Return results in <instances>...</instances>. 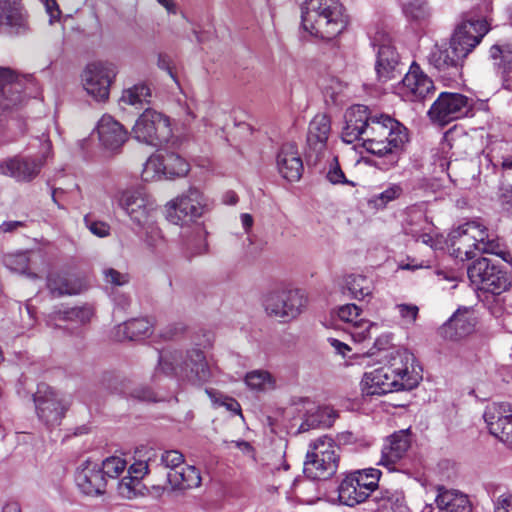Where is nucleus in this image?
<instances>
[{
  "label": "nucleus",
  "instance_id": "nucleus-52",
  "mask_svg": "<svg viewBox=\"0 0 512 512\" xmlns=\"http://www.w3.org/2000/svg\"><path fill=\"white\" fill-rule=\"evenodd\" d=\"M160 462L164 467L169 468V471H175L183 466L184 456L177 450H168L161 454Z\"/></svg>",
  "mask_w": 512,
  "mask_h": 512
},
{
  "label": "nucleus",
  "instance_id": "nucleus-14",
  "mask_svg": "<svg viewBox=\"0 0 512 512\" xmlns=\"http://www.w3.org/2000/svg\"><path fill=\"white\" fill-rule=\"evenodd\" d=\"M466 57L462 49L449 42V46L434 45L427 55V61L437 71L445 85H449L461 78Z\"/></svg>",
  "mask_w": 512,
  "mask_h": 512
},
{
  "label": "nucleus",
  "instance_id": "nucleus-10",
  "mask_svg": "<svg viewBox=\"0 0 512 512\" xmlns=\"http://www.w3.org/2000/svg\"><path fill=\"white\" fill-rule=\"evenodd\" d=\"M468 278L476 289L499 295L511 286V279L502 267L489 258H479L467 270Z\"/></svg>",
  "mask_w": 512,
  "mask_h": 512
},
{
  "label": "nucleus",
  "instance_id": "nucleus-33",
  "mask_svg": "<svg viewBox=\"0 0 512 512\" xmlns=\"http://www.w3.org/2000/svg\"><path fill=\"white\" fill-rule=\"evenodd\" d=\"M489 56L497 61V73L502 80L503 88L512 91V43L495 44L489 50Z\"/></svg>",
  "mask_w": 512,
  "mask_h": 512
},
{
  "label": "nucleus",
  "instance_id": "nucleus-24",
  "mask_svg": "<svg viewBox=\"0 0 512 512\" xmlns=\"http://www.w3.org/2000/svg\"><path fill=\"white\" fill-rule=\"evenodd\" d=\"M362 310L356 304H345L338 308L337 315L343 322L350 324V335L355 342H363L378 330V324L361 318Z\"/></svg>",
  "mask_w": 512,
  "mask_h": 512
},
{
  "label": "nucleus",
  "instance_id": "nucleus-18",
  "mask_svg": "<svg viewBox=\"0 0 512 512\" xmlns=\"http://www.w3.org/2000/svg\"><path fill=\"white\" fill-rule=\"evenodd\" d=\"M435 86L419 64L413 62L401 82L395 87V93L407 102H422L434 93Z\"/></svg>",
  "mask_w": 512,
  "mask_h": 512
},
{
  "label": "nucleus",
  "instance_id": "nucleus-45",
  "mask_svg": "<svg viewBox=\"0 0 512 512\" xmlns=\"http://www.w3.org/2000/svg\"><path fill=\"white\" fill-rule=\"evenodd\" d=\"M246 385L255 391H265L274 388L275 381L272 375L265 370H253L245 376Z\"/></svg>",
  "mask_w": 512,
  "mask_h": 512
},
{
  "label": "nucleus",
  "instance_id": "nucleus-56",
  "mask_svg": "<svg viewBox=\"0 0 512 512\" xmlns=\"http://www.w3.org/2000/svg\"><path fill=\"white\" fill-rule=\"evenodd\" d=\"M223 444L227 450L236 448L242 453L243 456L253 460L255 459V450L253 446L245 440L224 441Z\"/></svg>",
  "mask_w": 512,
  "mask_h": 512
},
{
  "label": "nucleus",
  "instance_id": "nucleus-27",
  "mask_svg": "<svg viewBox=\"0 0 512 512\" xmlns=\"http://www.w3.org/2000/svg\"><path fill=\"white\" fill-rule=\"evenodd\" d=\"M101 145L110 151H117L128 139L124 126L110 115H103L96 127Z\"/></svg>",
  "mask_w": 512,
  "mask_h": 512
},
{
  "label": "nucleus",
  "instance_id": "nucleus-29",
  "mask_svg": "<svg viewBox=\"0 0 512 512\" xmlns=\"http://www.w3.org/2000/svg\"><path fill=\"white\" fill-rule=\"evenodd\" d=\"M276 165L279 174L290 182L298 181L303 172V162L297 146L293 143L283 144L277 157Z\"/></svg>",
  "mask_w": 512,
  "mask_h": 512
},
{
  "label": "nucleus",
  "instance_id": "nucleus-48",
  "mask_svg": "<svg viewBox=\"0 0 512 512\" xmlns=\"http://www.w3.org/2000/svg\"><path fill=\"white\" fill-rule=\"evenodd\" d=\"M2 262L10 271L24 274L28 270L29 257L27 252L9 253L2 257Z\"/></svg>",
  "mask_w": 512,
  "mask_h": 512
},
{
  "label": "nucleus",
  "instance_id": "nucleus-28",
  "mask_svg": "<svg viewBox=\"0 0 512 512\" xmlns=\"http://www.w3.org/2000/svg\"><path fill=\"white\" fill-rule=\"evenodd\" d=\"M47 288L56 297L77 295L87 288L85 280L73 273L54 271L47 276Z\"/></svg>",
  "mask_w": 512,
  "mask_h": 512
},
{
  "label": "nucleus",
  "instance_id": "nucleus-20",
  "mask_svg": "<svg viewBox=\"0 0 512 512\" xmlns=\"http://www.w3.org/2000/svg\"><path fill=\"white\" fill-rule=\"evenodd\" d=\"M483 419L491 435L512 446V406L507 402H493L486 406Z\"/></svg>",
  "mask_w": 512,
  "mask_h": 512
},
{
  "label": "nucleus",
  "instance_id": "nucleus-15",
  "mask_svg": "<svg viewBox=\"0 0 512 512\" xmlns=\"http://www.w3.org/2000/svg\"><path fill=\"white\" fill-rule=\"evenodd\" d=\"M51 148V142L46 139L43 142L40 157L14 156L0 161V174L13 178L17 182H31L39 175Z\"/></svg>",
  "mask_w": 512,
  "mask_h": 512
},
{
  "label": "nucleus",
  "instance_id": "nucleus-23",
  "mask_svg": "<svg viewBox=\"0 0 512 512\" xmlns=\"http://www.w3.org/2000/svg\"><path fill=\"white\" fill-rule=\"evenodd\" d=\"M374 47H377L375 71L380 82H387L395 77L400 64V56L391 40L381 35L373 39Z\"/></svg>",
  "mask_w": 512,
  "mask_h": 512
},
{
  "label": "nucleus",
  "instance_id": "nucleus-53",
  "mask_svg": "<svg viewBox=\"0 0 512 512\" xmlns=\"http://www.w3.org/2000/svg\"><path fill=\"white\" fill-rule=\"evenodd\" d=\"M402 193V186L400 184L393 183L376 196L375 202L379 206H386L389 202L398 199Z\"/></svg>",
  "mask_w": 512,
  "mask_h": 512
},
{
  "label": "nucleus",
  "instance_id": "nucleus-42",
  "mask_svg": "<svg viewBox=\"0 0 512 512\" xmlns=\"http://www.w3.org/2000/svg\"><path fill=\"white\" fill-rule=\"evenodd\" d=\"M379 369L366 372L361 380V390L365 395H384L389 393L390 386L384 384L382 378H379Z\"/></svg>",
  "mask_w": 512,
  "mask_h": 512
},
{
  "label": "nucleus",
  "instance_id": "nucleus-37",
  "mask_svg": "<svg viewBox=\"0 0 512 512\" xmlns=\"http://www.w3.org/2000/svg\"><path fill=\"white\" fill-rule=\"evenodd\" d=\"M435 502L439 512H471L468 497L456 490L439 488Z\"/></svg>",
  "mask_w": 512,
  "mask_h": 512
},
{
  "label": "nucleus",
  "instance_id": "nucleus-30",
  "mask_svg": "<svg viewBox=\"0 0 512 512\" xmlns=\"http://www.w3.org/2000/svg\"><path fill=\"white\" fill-rule=\"evenodd\" d=\"M475 325L476 318L472 312L458 310L442 325L440 334L445 339L457 341L471 334L475 329Z\"/></svg>",
  "mask_w": 512,
  "mask_h": 512
},
{
  "label": "nucleus",
  "instance_id": "nucleus-1",
  "mask_svg": "<svg viewBox=\"0 0 512 512\" xmlns=\"http://www.w3.org/2000/svg\"><path fill=\"white\" fill-rule=\"evenodd\" d=\"M367 134L366 151L382 158L385 169L394 167L409 140L407 128L391 116L379 114Z\"/></svg>",
  "mask_w": 512,
  "mask_h": 512
},
{
  "label": "nucleus",
  "instance_id": "nucleus-47",
  "mask_svg": "<svg viewBox=\"0 0 512 512\" xmlns=\"http://www.w3.org/2000/svg\"><path fill=\"white\" fill-rule=\"evenodd\" d=\"M158 452L149 448L145 452V459L135 461L128 469V476H132L137 480H142L148 473L149 465L156 461Z\"/></svg>",
  "mask_w": 512,
  "mask_h": 512
},
{
  "label": "nucleus",
  "instance_id": "nucleus-61",
  "mask_svg": "<svg viewBox=\"0 0 512 512\" xmlns=\"http://www.w3.org/2000/svg\"><path fill=\"white\" fill-rule=\"evenodd\" d=\"M391 340H392L391 333L381 334L380 336H378L376 338V340L374 342V347L379 351L385 350L390 346Z\"/></svg>",
  "mask_w": 512,
  "mask_h": 512
},
{
  "label": "nucleus",
  "instance_id": "nucleus-60",
  "mask_svg": "<svg viewBox=\"0 0 512 512\" xmlns=\"http://www.w3.org/2000/svg\"><path fill=\"white\" fill-rule=\"evenodd\" d=\"M44 6L47 14L49 15L50 23L58 20L61 16V10L56 0H45Z\"/></svg>",
  "mask_w": 512,
  "mask_h": 512
},
{
  "label": "nucleus",
  "instance_id": "nucleus-4",
  "mask_svg": "<svg viewBox=\"0 0 512 512\" xmlns=\"http://www.w3.org/2000/svg\"><path fill=\"white\" fill-rule=\"evenodd\" d=\"M157 371L175 375L195 385L204 384L213 377V371L200 349L188 350L185 358L179 352L161 353Z\"/></svg>",
  "mask_w": 512,
  "mask_h": 512
},
{
  "label": "nucleus",
  "instance_id": "nucleus-12",
  "mask_svg": "<svg viewBox=\"0 0 512 512\" xmlns=\"http://www.w3.org/2000/svg\"><path fill=\"white\" fill-rule=\"evenodd\" d=\"M113 199L139 227H145L154 220L156 202L142 188L119 190Z\"/></svg>",
  "mask_w": 512,
  "mask_h": 512
},
{
  "label": "nucleus",
  "instance_id": "nucleus-19",
  "mask_svg": "<svg viewBox=\"0 0 512 512\" xmlns=\"http://www.w3.org/2000/svg\"><path fill=\"white\" fill-rule=\"evenodd\" d=\"M34 403L38 418L47 427L59 425L69 407V402L49 387L37 390Z\"/></svg>",
  "mask_w": 512,
  "mask_h": 512
},
{
  "label": "nucleus",
  "instance_id": "nucleus-49",
  "mask_svg": "<svg viewBox=\"0 0 512 512\" xmlns=\"http://www.w3.org/2000/svg\"><path fill=\"white\" fill-rule=\"evenodd\" d=\"M100 466L105 478H116L125 470L127 462L122 457L111 456L103 460Z\"/></svg>",
  "mask_w": 512,
  "mask_h": 512
},
{
  "label": "nucleus",
  "instance_id": "nucleus-55",
  "mask_svg": "<svg viewBox=\"0 0 512 512\" xmlns=\"http://www.w3.org/2000/svg\"><path fill=\"white\" fill-rule=\"evenodd\" d=\"M396 309L398 310V313L405 324L412 325L415 323L419 313V308L417 305L397 304Z\"/></svg>",
  "mask_w": 512,
  "mask_h": 512
},
{
  "label": "nucleus",
  "instance_id": "nucleus-3",
  "mask_svg": "<svg viewBox=\"0 0 512 512\" xmlns=\"http://www.w3.org/2000/svg\"><path fill=\"white\" fill-rule=\"evenodd\" d=\"M450 254L460 261L473 259L479 253L503 257L501 244L491 237L486 226L478 220L468 221L449 233Z\"/></svg>",
  "mask_w": 512,
  "mask_h": 512
},
{
  "label": "nucleus",
  "instance_id": "nucleus-64",
  "mask_svg": "<svg viewBox=\"0 0 512 512\" xmlns=\"http://www.w3.org/2000/svg\"><path fill=\"white\" fill-rule=\"evenodd\" d=\"M500 201L505 210L512 212V189H506L501 194Z\"/></svg>",
  "mask_w": 512,
  "mask_h": 512
},
{
  "label": "nucleus",
  "instance_id": "nucleus-5",
  "mask_svg": "<svg viewBox=\"0 0 512 512\" xmlns=\"http://www.w3.org/2000/svg\"><path fill=\"white\" fill-rule=\"evenodd\" d=\"M379 369V378L390 386L389 393L415 388L422 379L421 369L414 355L407 349L397 348L391 352L389 364Z\"/></svg>",
  "mask_w": 512,
  "mask_h": 512
},
{
  "label": "nucleus",
  "instance_id": "nucleus-51",
  "mask_svg": "<svg viewBox=\"0 0 512 512\" xmlns=\"http://www.w3.org/2000/svg\"><path fill=\"white\" fill-rule=\"evenodd\" d=\"M326 178L333 185H336V184H346V185H351V186L355 185L354 182L349 181L345 177L344 172L342 171L341 167L339 166L337 157L332 158V160L329 164V168L326 173Z\"/></svg>",
  "mask_w": 512,
  "mask_h": 512
},
{
  "label": "nucleus",
  "instance_id": "nucleus-26",
  "mask_svg": "<svg viewBox=\"0 0 512 512\" xmlns=\"http://www.w3.org/2000/svg\"><path fill=\"white\" fill-rule=\"evenodd\" d=\"M411 441L408 430H400L386 438L382 450L379 465L386 467L389 471L396 469L400 461L410 447Z\"/></svg>",
  "mask_w": 512,
  "mask_h": 512
},
{
  "label": "nucleus",
  "instance_id": "nucleus-9",
  "mask_svg": "<svg viewBox=\"0 0 512 512\" xmlns=\"http://www.w3.org/2000/svg\"><path fill=\"white\" fill-rule=\"evenodd\" d=\"M132 137L153 147L169 143L172 128L169 117L153 109H146L136 120L131 130Z\"/></svg>",
  "mask_w": 512,
  "mask_h": 512
},
{
  "label": "nucleus",
  "instance_id": "nucleus-22",
  "mask_svg": "<svg viewBox=\"0 0 512 512\" xmlns=\"http://www.w3.org/2000/svg\"><path fill=\"white\" fill-rule=\"evenodd\" d=\"M489 25L484 19L462 21L454 30L450 43L468 56L488 33Z\"/></svg>",
  "mask_w": 512,
  "mask_h": 512
},
{
  "label": "nucleus",
  "instance_id": "nucleus-31",
  "mask_svg": "<svg viewBox=\"0 0 512 512\" xmlns=\"http://www.w3.org/2000/svg\"><path fill=\"white\" fill-rule=\"evenodd\" d=\"M0 25L10 33L20 34L27 28L21 0H0Z\"/></svg>",
  "mask_w": 512,
  "mask_h": 512
},
{
  "label": "nucleus",
  "instance_id": "nucleus-50",
  "mask_svg": "<svg viewBox=\"0 0 512 512\" xmlns=\"http://www.w3.org/2000/svg\"><path fill=\"white\" fill-rule=\"evenodd\" d=\"M142 487L143 485L140 480L132 476H126L118 483V492L123 498L133 499L141 494Z\"/></svg>",
  "mask_w": 512,
  "mask_h": 512
},
{
  "label": "nucleus",
  "instance_id": "nucleus-38",
  "mask_svg": "<svg viewBox=\"0 0 512 512\" xmlns=\"http://www.w3.org/2000/svg\"><path fill=\"white\" fill-rule=\"evenodd\" d=\"M376 512H408L405 494L399 489H382L375 496Z\"/></svg>",
  "mask_w": 512,
  "mask_h": 512
},
{
  "label": "nucleus",
  "instance_id": "nucleus-34",
  "mask_svg": "<svg viewBox=\"0 0 512 512\" xmlns=\"http://www.w3.org/2000/svg\"><path fill=\"white\" fill-rule=\"evenodd\" d=\"M362 487L349 473L341 480L337 488L339 502L349 507L364 503L371 493Z\"/></svg>",
  "mask_w": 512,
  "mask_h": 512
},
{
  "label": "nucleus",
  "instance_id": "nucleus-17",
  "mask_svg": "<svg viewBox=\"0 0 512 512\" xmlns=\"http://www.w3.org/2000/svg\"><path fill=\"white\" fill-rule=\"evenodd\" d=\"M379 114H373L367 106L353 105L344 114V126L341 138L345 143L351 144L357 140L362 141V146L367 143L370 136L367 132L376 122Z\"/></svg>",
  "mask_w": 512,
  "mask_h": 512
},
{
  "label": "nucleus",
  "instance_id": "nucleus-40",
  "mask_svg": "<svg viewBox=\"0 0 512 512\" xmlns=\"http://www.w3.org/2000/svg\"><path fill=\"white\" fill-rule=\"evenodd\" d=\"M92 316L93 310L89 306L73 307L67 310H59L51 313L48 316L46 323L52 328L60 327L57 323L58 321L86 324L91 320Z\"/></svg>",
  "mask_w": 512,
  "mask_h": 512
},
{
  "label": "nucleus",
  "instance_id": "nucleus-63",
  "mask_svg": "<svg viewBox=\"0 0 512 512\" xmlns=\"http://www.w3.org/2000/svg\"><path fill=\"white\" fill-rule=\"evenodd\" d=\"M220 405L225 406L227 410L235 414H241L240 404L233 398L223 397L222 401L220 402Z\"/></svg>",
  "mask_w": 512,
  "mask_h": 512
},
{
  "label": "nucleus",
  "instance_id": "nucleus-46",
  "mask_svg": "<svg viewBox=\"0 0 512 512\" xmlns=\"http://www.w3.org/2000/svg\"><path fill=\"white\" fill-rule=\"evenodd\" d=\"M355 480L361 484L371 494L378 489L381 471L376 468H365L350 473Z\"/></svg>",
  "mask_w": 512,
  "mask_h": 512
},
{
  "label": "nucleus",
  "instance_id": "nucleus-57",
  "mask_svg": "<svg viewBox=\"0 0 512 512\" xmlns=\"http://www.w3.org/2000/svg\"><path fill=\"white\" fill-rule=\"evenodd\" d=\"M84 222L88 230L97 237H106L110 234V226L103 221H95L85 216Z\"/></svg>",
  "mask_w": 512,
  "mask_h": 512
},
{
  "label": "nucleus",
  "instance_id": "nucleus-44",
  "mask_svg": "<svg viewBox=\"0 0 512 512\" xmlns=\"http://www.w3.org/2000/svg\"><path fill=\"white\" fill-rule=\"evenodd\" d=\"M402 12L407 20L421 22L430 16V8L424 0H406L402 4Z\"/></svg>",
  "mask_w": 512,
  "mask_h": 512
},
{
  "label": "nucleus",
  "instance_id": "nucleus-59",
  "mask_svg": "<svg viewBox=\"0 0 512 512\" xmlns=\"http://www.w3.org/2000/svg\"><path fill=\"white\" fill-rule=\"evenodd\" d=\"M494 512H512V494H501L495 501Z\"/></svg>",
  "mask_w": 512,
  "mask_h": 512
},
{
  "label": "nucleus",
  "instance_id": "nucleus-25",
  "mask_svg": "<svg viewBox=\"0 0 512 512\" xmlns=\"http://www.w3.org/2000/svg\"><path fill=\"white\" fill-rule=\"evenodd\" d=\"M405 233L412 236L433 250L443 248V237L434 232L433 224L428 221L422 212L410 214V221L406 224Z\"/></svg>",
  "mask_w": 512,
  "mask_h": 512
},
{
  "label": "nucleus",
  "instance_id": "nucleus-39",
  "mask_svg": "<svg viewBox=\"0 0 512 512\" xmlns=\"http://www.w3.org/2000/svg\"><path fill=\"white\" fill-rule=\"evenodd\" d=\"M167 481L172 490L192 489L200 486L201 476L198 469L187 465L178 470L169 471Z\"/></svg>",
  "mask_w": 512,
  "mask_h": 512
},
{
  "label": "nucleus",
  "instance_id": "nucleus-32",
  "mask_svg": "<svg viewBox=\"0 0 512 512\" xmlns=\"http://www.w3.org/2000/svg\"><path fill=\"white\" fill-rule=\"evenodd\" d=\"M331 130V121L326 114H317L309 123L307 144L316 156L325 148Z\"/></svg>",
  "mask_w": 512,
  "mask_h": 512
},
{
  "label": "nucleus",
  "instance_id": "nucleus-21",
  "mask_svg": "<svg viewBox=\"0 0 512 512\" xmlns=\"http://www.w3.org/2000/svg\"><path fill=\"white\" fill-rule=\"evenodd\" d=\"M74 479L80 492L87 496H99L106 491L107 479L102 473L101 466L90 458L79 462Z\"/></svg>",
  "mask_w": 512,
  "mask_h": 512
},
{
  "label": "nucleus",
  "instance_id": "nucleus-6",
  "mask_svg": "<svg viewBox=\"0 0 512 512\" xmlns=\"http://www.w3.org/2000/svg\"><path fill=\"white\" fill-rule=\"evenodd\" d=\"M164 208L167 221L181 227L195 224L209 210L207 198L195 187L168 201Z\"/></svg>",
  "mask_w": 512,
  "mask_h": 512
},
{
  "label": "nucleus",
  "instance_id": "nucleus-13",
  "mask_svg": "<svg viewBox=\"0 0 512 512\" xmlns=\"http://www.w3.org/2000/svg\"><path fill=\"white\" fill-rule=\"evenodd\" d=\"M190 171V165L181 155L164 151L151 155L142 170V179L146 182L184 177Z\"/></svg>",
  "mask_w": 512,
  "mask_h": 512
},
{
  "label": "nucleus",
  "instance_id": "nucleus-36",
  "mask_svg": "<svg viewBox=\"0 0 512 512\" xmlns=\"http://www.w3.org/2000/svg\"><path fill=\"white\" fill-rule=\"evenodd\" d=\"M342 290L355 300H370L373 296L374 284L367 276L349 274L343 279Z\"/></svg>",
  "mask_w": 512,
  "mask_h": 512
},
{
  "label": "nucleus",
  "instance_id": "nucleus-7",
  "mask_svg": "<svg viewBox=\"0 0 512 512\" xmlns=\"http://www.w3.org/2000/svg\"><path fill=\"white\" fill-rule=\"evenodd\" d=\"M307 304V295L298 288H277L263 297V307L267 315L281 322L297 319L306 310Z\"/></svg>",
  "mask_w": 512,
  "mask_h": 512
},
{
  "label": "nucleus",
  "instance_id": "nucleus-58",
  "mask_svg": "<svg viewBox=\"0 0 512 512\" xmlns=\"http://www.w3.org/2000/svg\"><path fill=\"white\" fill-rule=\"evenodd\" d=\"M103 276L106 283L114 286H122L129 281L128 274L121 273L113 268L104 269Z\"/></svg>",
  "mask_w": 512,
  "mask_h": 512
},
{
  "label": "nucleus",
  "instance_id": "nucleus-2",
  "mask_svg": "<svg viewBox=\"0 0 512 512\" xmlns=\"http://www.w3.org/2000/svg\"><path fill=\"white\" fill-rule=\"evenodd\" d=\"M301 18L304 30L323 40L334 39L348 24L345 8L338 0H306Z\"/></svg>",
  "mask_w": 512,
  "mask_h": 512
},
{
  "label": "nucleus",
  "instance_id": "nucleus-16",
  "mask_svg": "<svg viewBox=\"0 0 512 512\" xmlns=\"http://www.w3.org/2000/svg\"><path fill=\"white\" fill-rule=\"evenodd\" d=\"M115 75L116 70L111 63H89L81 74L83 88L96 101H105L109 97L110 85Z\"/></svg>",
  "mask_w": 512,
  "mask_h": 512
},
{
  "label": "nucleus",
  "instance_id": "nucleus-8",
  "mask_svg": "<svg viewBox=\"0 0 512 512\" xmlns=\"http://www.w3.org/2000/svg\"><path fill=\"white\" fill-rule=\"evenodd\" d=\"M339 447L331 438L323 437L312 442L306 454L304 473L312 480H326L338 469Z\"/></svg>",
  "mask_w": 512,
  "mask_h": 512
},
{
  "label": "nucleus",
  "instance_id": "nucleus-43",
  "mask_svg": "<svg viewBox=\"0 0 512 512\" xmlns=\"http://www.w3.org/2000/svg\"><path fill=\"white\" fill-rule=\"evenodd\" d=\"M151 96L150 88L145 84H136L123 90L120 102L130 106L148 103Z\"/></svg>",
  "mask_w": 512,
  "mask_h": 512
},
{
  "label": "nucleus",
  "instance_id": "nucleus-62",
  "mask_svg": "<svg viewBox=\"0 0 512 512\" xmlns=\"http://www.w3.org/2000/svg\"><path fill=\"white\" fill-rule=\"evenodd\" d=\"M328 342L335 349V351L338 354L342 355L343 357H345L347 355V352L351 350L347 344L341 342L336 338H328Z\"/></svg>",
  "mask_w": 512,
  "mask_h": 512
},
{
  "label": "nucleus",
  "instance_id": "nucleus-54",
  "mask_svg": "<svg viewBox=\"0 0 512 512\" xmlns=\"http://www.w3.org/2000/svg\"><path fill=\"white\" fill-rule=\"evenodd\" d=\"M145 242L149 247L157 248L163 243V236L160 228L155 225L154 220L145 227Z\"/></svg>",
  "mask_w": 512,
  "mask_h": 512
},
{
  "label": "nucleus",
  "instance_id": "nucleus-35",
  "mask_svg": "<svg viewBox=\"0 0 512 512\" xmlns=\"http://www.w3.org/2000/svg\"><path fill=\"white\" fill-rule=\"evenodd\" d=\"M153 332V324L147 318L132 319L115 327L113 337L117 341L142 340Z\"/></svg>",
  "mask_w": 512,
  "mask_h": 512
},
{
  "label": "nucleus",
  "instance_id": "nucleus-11",
  "mask_svg": "<svg viewBox=\"0 0 512 512\" xmlns=\"http://www.w3.org/2000/svg\"><path fill=\"white\" fill-rule=\"evenodd\" d=\"M474 100L461 93L442 92L429 108L430 120L439 125L472 115Z\"/></svg>",
  "mask_w": 512,
  "mask_h": 512
},
{
  "label": "nucleus",
  "instance_id": "nucleus-41",
  "mask_svg": "<svg viewBox=\"0 0 512 512\" xmlns=\"http://www.w3.org/2000/svg\"><path fill=\"white\" fill-rule=\"evenodd\" d=\"M9 72V77L0 80V94L9 102L4 105L5 108L18 105L22 103V89L21 81L14 75V73L7 68H0Z\"/></svg>",
  "mask_w": 512,
  "mask_h": 512
}]
</instances>
